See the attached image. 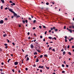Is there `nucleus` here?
<instances>
[{"label":"nucleus","mask_w":74,"mask_h":74,"mask_svg":"<svg viewBox=\"0 0 74 74\" xmlns=\"http://www.w3.org/2000/svg\"><path fill=\"white\" fill-rule=\"evenodd\" d=\"M10 3H12L13 2L11 1H10L9 2Z\"/></svg>","instance_id":"obj_25"},{"label":"nucleus","mask_w":74,"mask_h":74,"mask_svg":"<svg viewBox=\"0 0 74 74\" xmlns=\"http://www.w3.org/2000/svg\"><path fill=\"white\" fill-rule=\"evenodd\" d=\"M39 61V60H38V59H37L36 61V62H38Z\"/></svg>","instance_id":"obj_13"},{"label":"nucleus","mask_w":74,"mask_h":74,"mask_svg":"<svg viewBox=\"0 0 74 74\" xmlns=\"http://www.w3.org/2000/svg\"><path fill=\"white\" fill-rule=\"evenodd\" d=\"M5 10H8V8H5Z\"/></svg>","instance_id":"obj_39"},{"label":"nucleus","mask_w":74,"mask_h":74,"mask_svg":"<svg viewBox=\"0 0 74 74\" xmlns=\"http://www.w3.org/2000/svg\"><path fill=\"white\" fill-rule=\"evenodd\" d=\"M27 34H28V35H29V34H30V33H29V32H28V33H27Z\"/></svg>","instance_id":"obj_61"},{"label":"nucleus","mask_w":74,"mask_h":74,"mask_svg":"<svg viewBox=\"0 0 74 74\" xmlns=\"http://www.w3.org/2000/svg\"><path fill=\"white\" fill-rule=\"evenodd\" d=\"M52 51H54V52H55V49H52Z\"/></svg>","instance_id":"obj_36"},{"label":"nucleus","mask_w":74,"mask_h":74,"mask_svg":"<svg viewBox=\"0 0 74 74\" xmlns=\"http://www.w3.org/2000/svg\"><path fill=\"white\" fill-rule=\"evenodd\" d=\"M72 48L73 49L74 48V46H72Z\"/></svg>","instance_id":"obj_64"},{"label":"nucleus","mask_w":74,"mask_h":74,"mask_svg":"<svg viewBox=\"0 0 74 74\" xmlns=\"http://www.w3.org/2000/svg\"><path fill=\"white\" fill-rule=\"evenodd\" d=\"M7 36V34H5L3 35V37H5V36Z\"/></svg>","instance_id":"obj_6"},{"label":"nucleus","mask_w":74,"mask_h":74,"mask_svg":"<svg viewBox=\"0 0 74 74\" xmlns=\"http://www.w3.org/2000/svg\"><path fill=\"white\" fill-rule=\"evenodd\" d=\"M65 73V71H62V73Z\"/></svg>","instance_id":"obj_18"},{"label":"nucleus","mask_w":74,"mask_h":74,"mask_svg":"<svg viewBox=\"0 0 74 74\" xmlns=\"http://www.w3.org/2000/svg\"><path fill=\"white\" fill-rule=\"evenodd\" d=\"M49 33H51V30H49Z\"/></svg>","instance_id":"obj_58"},{"label":"nucleus","mask_w":74,"mask_h":74,"mask_svg":"<svg viewBox=\"0 0 74 74\" xmlns=\"http://www.w3.org/2000/svg\"><path fill=\"white\" fill-rule=\"evenodd\" d=\"M1 1L3 3H4V0H1Z\"/></svg>","instance_id":"obj_9"},{"label":"nucleus","mask_w":74,"mask_h":74,"mask_svg":"<svg viewBox=\"0 0 74 74\" xmlns=\"http://www.w3.org/2000/svg\"><path fill=\"white\" fill-rule=\"evenodd\" d=\"M44 56H45V57H47V56H47V55L46 54H45V55H44Z\"/></svg>","instance_id":"obj_20"},{"label":"nucleus","mask_w":74,"mask_h":74,"mask_svg":"<svg viewBox=\"0 0 74 74\" xmlns=\"http://www.w3.org/2000/svg\"><path fill=\"white\" fill-rule=\"evenodd\" d=\"M69 31V32H70V33H72V30H71V29H68Z\"/></svg>","instance_id":"obj_7"},{"label":"nucleus","mask_w":74,"mask_h":74,"mask_svg":"<svg viewBox=\"0 0 74 74\" xmlns=\"http://www.w3.org/2000/svg\"><path fill=\"white\" fill-rule=\"evenodd\" d=\"M4 45H5V46H7V44H4Z\"/></svg>","instance_id":"obj_57"},{"label":"nucleus","mask_w":74,"mask_h":74,"mask_svg":"<svg viewBox=\"0 0 74 74\" xmlns=\"http://www.w3.org/2000/svg\"><path fill=\"white\" fill-rule=\"evenodd\" d=\"M25 70H26V71H27V70H28V69H27V68H25Z\"/></svg>","instance_id":"obj_28"},{"label":"nucleus","mask_w":74,"mask_h":74,"mask_svg":"<svg viewBox=\"0 0 74 74\" xmlns=\"http://www.w3.org/2000/svg\"><path fill=\"white\" fill-rule=\"evenodd\" d=\"M68 53H69V55H71V53L70 52H69Z\"/></svg>","instance_id":"obj_17"},{"label":"nucleus","mask_w":74,"mask_h":74,"mask_svg":"<svg viewBox=\"0 0 74 74\" xmlns=\"http://www.w3.org/2000/svg\"><path fill=\"white\" fill-rule=\"evenodd\" d=\"M48 38H49V39H50L51 40V39L52 38V37H49Z\"/></svg>","instance_id":"obj_12"},{"label":"nucleus","mask_w":74,"mask_h":74,"mask_svg":"<svg viewBox=\"0 0 74 74\" xmlns=\"http://www.w3.org/2000/svg\"><path fill=\"white\" fill-rule=\"evenodd\" d=\"M29 60V57H27V60Z\"/></svg>","instance_id":"obj_15"},{"label":"nucleus","mask_w":74,"mask_h":74,"mask_svg":"<svg viewBox=\"0 0 74 74\" xmlns=\"http://www.w3.org/2000/svg\"><path fill=\"white\" fill-rule=\"evenodd\" d=\"M52 47H49V51L50 50H52Z\"/></svg>","instance_id":"obj_8"},{"label":"nucleus","mask_w":74,"mask_h":74,"mask_svg":"<svg viewBox=\"0 0 74 74\" xmlns=\"http://www.w3.org/2000/svg\"><path fill=\"white\" fill-rule=\"evenodd\" d=\"M12 71L13 72V73H14V72H15V71H14V69H12Z\"/></svg>","instance_id":"obj_56"},{"label":"nucleus","mask_w":74,"mask_h":74,"mask_svg":"<svg viewBox=\"0 0 74 74\" xmlns=\"http://www.w3.org/2000/svg\"><path fill=\"white\" fill-rule=\"evenodd\" d=\"M45 67H46V69H47V70H49V67H47V66H45Z\"/></svg>","instance_id":"obj_10"},{"label":"nucleus","mask_w":74,"mask_h":74,"mask_svg":"<svg viewBox=\"0 0 74 74\" xmlns=\"http://www.w3.org/2000/svg\"><path fill=\"white\" fill-rule=\"evenodd\" d=\"M1 64H2V65H4V63L3 62H2L1 63Z\"/></svg>","instance_id":"obj_54"},{"label":"nucleus","mask_w":74,"mask_h":74,"mask_svg":"<svg viewBox=\"0 0 74 74\" xmlns=\"http://www.w3.org/2000/svg\"><path fill=\"white\" fill-rule=\"evenodd\" d=\"M36 22V20H34V21L33 23H35Z\"/></svg>","instance_id":"obj_29"},{"label":"nucleus","mask_w":74,"mask_h":74,"mask_svg":"<svg viewBox=\"0 0 74 74\" xmlns=\"http://www.w3.org/2000/svg\"><path fill=\"white\" fill-rule=\"evenodd\" d=\"M40 38H42V36H40Z\"/></svg>","instance_id":"obj_50"},{"label":"nucleus","mask_w":74,"mask_h":74,"mask_svg":"<svg viewBox=\"0 0 74 74\" xmlns=\"http://www.w3.org/2000/svg\"><path fill=\"white\" fill-rule=\"evenodd\" d=\"M66 53V52L65 51H64L63 52V55H65V54Z\"/></svg>","instance_id":"obj_14"},{"label":"nucleus","mask_w":74,"mask_h":74,"mask_svg":"<svg viewBox=\"0 0 74 74\" xmlns=\"http://www.w3.org/2000/svg\"><path fill=\"white\" fill-rule=\"evenodd\" d=\"M13 14H14V16H17V14H16L15 13V12H14V13H13Z\"/></svg>","instance_id":"obj_4"},{"label":"nucleus","mask_w":74,"mask_h":74,"mask_svg":"<svg viewBox=\"0 0 74 74\" xmlns=\"http://www.w3.org/2000/svg\"><path fill=\"white\" fill-rule=\"evenodd\" d=\"M43 27L45 28V29H46V27H45V26L43 25Z\"/></svg>","instance_id":"obj_23"},{"label":"nucleus","mask_w":74,"mask_h":74,"mask_svg":"<svg viewBox=\"0 0 74 74\" xmlns=\"http://www.w3.org/2000/svg\"><path fill=\"white\" fill-rule=\"evenodd\" d=\"M37 51H38V52H40V51L38 49L37 50Z\"/></svg>","instance_id":"obj_32"},{"label":"nucleus","mask_w":74,"mask_h":74,"mask_svg":"<svg viewBox=\"0 0 74 74\" xmlns=\"http://www.w3.org/2000/svg\"><path fill=\"white\" fill-rule=\"evenodd\" d=\"M33 30H35V29H36V27H33Z\"/></svg>","instance_id":"obj_42"},{"label":"nucleus","mask_w":74,"mask_h":74,"mask_svg":"<svg viewBox=\"0 0 74 74\" xmlns=\"http://www.w3.org/2000/svg\"><path fill=\"white\" fill-rule=\"evenodd\" d=\"M43 41H45V38L43 39Z\"/></svg>","instance_id":"obj_55"},{"label":"nucleus","mask_w":74,"mask_h":74,"mask_svg":"<svg viewBox=\"0 0 74 74\" xmlns=\"http://www.w3.org/2000/svg\"><path fill=\"white\" fill-rule=\"evenodd\" d=\"M42 56H43L42 55H41L40 56V58H42Z\"/></svg>","instance_id":"obj_24"},{"label":"nucleus","mask_w":74,"mask_h":74,"mask_svg":"<svg viewBox=\"0 0 74 74\" xmlns=\"http://www.w3.org/2000/svg\"><path fill=\"white\" fill-rule=\"evenodd\" d=\"M14 63L15 65H18V62H14Z\"/></svg>","instance_id":"obj_3"},{"label":"nucleus","mask_w":74,"mask_h":74,"mask_svg":"<svg viewBox=\"0 0 74 74\" xmlns=\"http://www.w3.org/2000/svg\"><path fill=\"white\" fill-rule=\"evenodd\" d=\"M10 60H11V59H9L8 60V63H9L10 61Z\"/></svg>","instance_id":"obj_16"},{"label":"nucleus","mask_w":74,"mask_h":74,"mask_svg":"<svg viewBox=\"0 0 74 74\" xmlns=\"http://www.w3.org/2000/svg\"><path fill=\"white\" fill-rule=\"evenodd\" d=\"M31 47L32 48H33L34 47V46H33V44H32L31 45Z\"/></svg>","instance_id":"obj_5"},{"label":"nucleus","mask_w":74,"mask_h":74,"mask_svg":"<svg viewBox=\"0 0 74 74\" xmlns=\"http://www.w3.org/2000/svg\"><path fill=\"white\" fill-rule=\"evenodd\" d=\"M53 29H54V30H55V29H56L55 28H56V27H53Z\"/></svg>","instance_id":"obj_44"},{"label":"nucleus","mask_w":74,"mask_h":74,"mask_svg":"<svg viewBox=\"0 0 74 74\" xmlns=\"http://www.w3.org/2000/svg\"><path fill=\"white\" fill-rule=\"evenodd\" d=\"M47 31L45 32V34H47Z\"/></svg>","instance_id":"obj_34"},{"label":"nucleus","mask_w":74,"mask_h":74,"mask_svg":"<svg viewBox=\"0 0 74 74\" xmlns=\"http://www.w3.org/2000/svg\"><path fill=\"white\" fill-rule=\"evenodd\" d=\"M4 22V21L3 20H1L0 21V23L3 24Z\"/></svg>","instance_id":"obj_2"},{"label":"nucleus","mask_w":74,"mask_h":74,"mask_svg":"<svg viewBox=\"0 0 74 74\" xmlns=\"http://www.w3.org/2000/svg\"><path fill=\"white\" fill-rule=\"evenodd\" d=\"M5 21H7V20H8V18H5Z\"/></svg>","instance_id":"obj_47"},{"label":"nucleus","mask_w":74,"mask_h":74,"mask_svg":"<svg viewBox=\"0 0 74 74\" xmlns=\"http://www.w3.org/2000/svg\"><path fill=\"white\" fill-rule=\"evenodd\" d=\"M62 67H64V65L63 64L62 65Z\"/></svg>","instance_id":"obj_22"},{"label":"nucleus","mask_w":74,"mask_h":74,"mask_svg":"<svg viewBox=\"0 0 74 74\" xmlns=\"http://www.w3.org/2000/svg\"><path fill=\"white\" fill-rule=\"evenodd\" d=\"M29 20H30V21H31V18H29Z\"/></svg>","instance_id":"obj_60"},{"label":"nucleus","mask_w":74,"mask_h":74,"mask_svg":"<svg viewBox=\"0 0 74 74\" xmlns=\"http://www.w3.org/2000/svg\"><path fill=\"white\" fill-rule=\"evenodd\" d=\"M25 22H26V23H27V20H26L25 21Z\"/></svg>","instance_id":"obj_48"},{"label":"nucleus","mask_w":74,"mask_h":74,"mask_svg":"<svg viewBox=\"0 0 74 74\" xmlns=\"http://www.w3.org/2000/svg\"><path fill=\"white\" fill-rule=\"evenodd\" d=\"M66 67H69V65H67V64H66Z\"/></svg>","instance_id":"obj_37"},{"label":"nucleus","mask_w":74,"mask_h":74,"mask_svg":"<svg viewBox=\"0 0 74 74\" xmlns=\"http://www.w3.org/2000/svg\"><path fill=\"white\" fill-rule=\"evenodd\" d=\"M66 26H65L64 27V29H66Z\"/></svg>","instance_id":"obj_19"},{"label":"nucleus","mask_w":74,"mask_h":74,"mask_svg":"<svg viewBox=\"0 0 74 74\" xmlns=\"http://www.w3.org/2000/svg\"><path fill=\"white\" fill-rule=\"evenodd\" d=\"M18 72L19 73H21V71L19 70Z\"/></svg>","instance_id":"obj_62"},{"label":"nucleus","mask_w":74,"mask_h":74,"mask_svg":"<svg viewBox=\"0 0 74 74\" xmlns=\"http://www.w3.org/2000/svg\"><path fill=\"white\" fill-rule=\"evenodd\" d=\"M12 4L13 5H15V3H13Z\"/></svg>","instance_id":"obj_46"},{"label":"nucleus","mask_w":74,"mask_h":74,"mask_svg":"<svg viewBox=\"0 0 74 74\" xmlns=\"http://www.w3.org/2000/svg\"><path fill=\"white\" fill-rule=\"evenodd\" d=\"M62 58V56H60L59 57V59H60Z\"/></svg>","instance_id":"obj_26"},{"label":"nucleus","mask_w":74,"mask_h":74,"mask_svg":"<svg viewBox=\"0 0 74 74\" xmlns=\"http://www.w3.org/2000/svg\"><path fill=\"white\" fill-rule=\"evenodd\" d=\"M8 9L9 10V11L11 12H12V13H14V12L13 11V10L12 9H9V8H8Z\"/></svg>","instance_id":"obj_1"},{"label":"nucleus","mask_w":74,"mask_h":74,"mask_svg":"<svg viewBox=\"0 0 74 74\" xmlns=\"http://www.w3.org/2000/svg\"><path fill=\"white\" fill-rule=\"evenodd\" d=\"M41 65H40L39 67H38V68H41Z\"/></svg>","instance_id":"obj_59"},{"label":"nucleus","mask_w":74,"mask_h":74,"mask_svg":"<svg viewBox=\"0 0 74 74\" xmlns=\"http://www.w3.org/2000/svg\"><path fill=\"white\" fill-rule=\"evenodd\" d=\"M54 40H56V37H54Z\"/></svg>","instance_id":"obj_53"},{"label":"nucleus","mask_w":74,"mask_h":74,"mask_svg":"<svg viewBox=\"0 0 74 74\" xmlns=\"http://www.w3.org/2000/svg\"><path fill=\"white\" fill-rule=\"evenodd\" d=\"M12 44H13V45L14 46L15 45V43L13 42L12 43Z\"/></svg>","instance_id":"obj_49"},{"label":"nucleus","mask_w":74,"mask_h":74,"mask_svg":"<svg viewBox=\"0 0 74 74\" xmlns=\"http://www.w3.org/2000/svg\"><path fill=\"white\" fill-rule=\"evenodd\" d=\"M43 67H44V66H41L40 68H41V69H42L43 68Z\"/></svg>","instance_id":"obj_51"},{"label":"nucleus","mask_w":74,"mask_h":74,"mask_svg":"<svg viewBox=\"0 0 74 74\" xmlns=\"http://www.w3.org/2000/svg\"><path fill=\"white\" fill-rule=\"evenodd\" d=\"M1 74H4V73H2V72H1Z\"/></svg>","instance_id":"obj_63"},{"label":"nucleus","mask_w":74,"mask_h":74,"mask_svg":"<svg viewBox=\"0 0 74 74\" xmlns=\"http://www.w3.org/2000/svg\"><path fill=\"white\" fill-rule=\"evenodd\" d=\"M23 23H25V21H23Z\"/></svg>","instance_id":"obj_45"},{"label":"nucleus","mask_w":74,"mask_h":74,"mask_svg":"<svg viewBox=\"0 0 74 74\" xmlns=\"http://www.w3.org/2000/svg\"><path fill=\"white\" fill-rule=\"evenodd\" d=\"M67 36H65V39H67Z\"/></svg>","instance_id":"obj_52"},{"label":"nucleus","mask_w":74,"mask_h":74,"mask_svg":"<svg viewBox=\"0 0 74 74\" xmlns=\"http://www.w3.org/2000/svg\"><path fill=\"white\" fill-rule=\"evenodd\" d=\"M69 48H70V45H69L67 46V49H69Z\"/></svg>","instance_id":"obj_21"},{"label":"nucleus","mask_w":74,"mask_h":74,"mask_svg":"<svg viewBox=\"0 0 74 74\" xmlns=\"http://www.w3.org/2000/svg\"><path fill=\"white\" fill-rule=\"evenodd\" d=\"M65 42H67V39H65Z\"/></svg>","instance_id":"obj_41"},{"label":"nucleus","mask_w":74,"mask_h":74,"mask_svg":"<svg viewBox=\"0 0 74 74\" xmlns=\"http://www.w3.org/2000/svg\"><path fill=\"white\" fill-rule=\"evenodd\" d=\"M0 71H3V69H0Z\"/></svg>","instance_id":"obj_31"},{"label":"nucleus","mask_w":74,"mask_h":74,"mask_svg":"<svg viewBox=\"0 0 74 74\" xmlns=\"http://www.w3.org/2000/svg\"><path fill=\"white\" fill-rule=\"evenodd\" d=\"M7 41H8V42H10V40L8 39H7Z\"/></svg>","instance_id":"obj_35"},{"label":"nucleus","mask_w":74,"mask_h":74,"mask_svg":"<svg viewBox=\"0 0 74 74\" xmlns=\"http://www.w3.org/2000/svg\"><path fill=\"white\" fill-rule=\"evenodd\" d=\"M72 27V26H71L69 27V29H71Z\"/></svg>","instance_id":"obj_27"},{"label":"nucleus","mask_w":74,"mask_h":74,"mask_svg":"<svg viewBox=\"0 0 74 74\" xmlns=\"http://www.w3.org/2000/svg\"><path fill=\"white\" fill-rule=\"evenodd\" d=\"M46 5H49V3H46Z\"/></svg>","instance_id":"obj_40"},{"label":"nucleus","mask_w":74,"mask_h":74,"mask_svg":"<svg viewBox=\"0 0 74 74\" xmlns=\"http://www.w3.org/2000/svg\"><path fill=\"white\" fill-rule=\"evenodd\" d=\"M34 36H35L36 37V36H36V34H34Z\"/></svg>","instance_id":"obj_43"},{"label":"nucleus","mask_w":74,"mask_h":74,"mask_svg":"<svg viewBox=\"0 0 74 74\" xmlns=\"http://www.w3.org/2000/svg\"><path fill=\"white\" fill-rule=\"evenodd\" d=\"M3 6H1V10H2L3 9Z\"/></svg>","instance_id":"obj_33"},{"label":"nucleus","mask_w":74,"mask_h":74,"mask_svg":"<svg viewBox=\"0 0 74 74\" xmlns=\"http://www.w3.org/2000/svg\"><path fill=\"white\" fill-rule=\"evenodd\" d=\"M55 31H56V32L58 31V29H55Z\"/></svg>","instance_id":"obj_30"},{"label":"nucleus","mask_w":74,"mask_h":74,"mask_svg":"<svg viewBox=\"0 0 74 74\" xmlns=\"http://www.w3.org/2000/svg\"><path fill=\"white\" fill-rule=\"evenodd\" d=\"M39 27L40 29H41V28H42V27H41V26H39Z\"/></svg>","instance_id":"obj_38"},{"label":"nucleus","mask_w":74,"mask_h":74,"mask_svg":"<svg viewBox=\"0 0 74 74\" xmlns=\"http://www.w3.org/2000/svg\"><path fill=\"white\" fill-rule=\"evenodd\" d=\"M34 55H37V52H35L34 53Z\"/></svg>","instance_id":"obj_11"}]
</instances>
